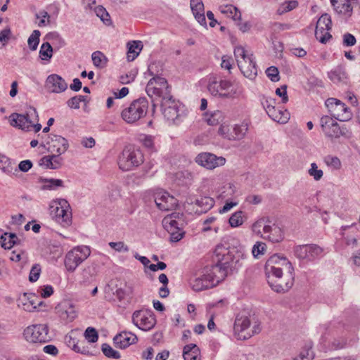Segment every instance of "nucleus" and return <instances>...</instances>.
I'll use <instances>...</instances> for the list:
<instances>
[{"mask_svg":"<svg viewBox=\"0 0 360 360\" xmlns=\"http://www.w3.org/2000/svg\"><path fill=\"white\" fill-rule=\"evenodd\" d=\"M205 120L209 125L216 126L221 124L224 120L223 112L220 110H216L210 114L205 115Z\"/></svg>","mask_w":360,"mask_h":360,"instance_id":"nucleus-33","label":"nucleus"},{"mask_svg":"<svg viewBox=\"0 0 360 360\" xmlns=\"http://www.w3.org/2000/svg\"><path fill=\"white\" fill-rule=\"evenodd\" d=\"M132 322L139 329L147 331L155 326L156 320L151 311L141 309L133 313Z\"/></svg>","mask_w":360,"mask_h":360,"instance_id":"nucleus-15","label":"nucleus"},{"mask_svg":"<svg viewBox=\"0 0 360 360\" xmlns=\"http://www.w3.org/2000/svg\"><path fill=\"white\" fill-rule=\"evenodd\" d=\"M41 32L39 30H35L32 32L31 35L29 37L27 44L31 51L37 50L39 43Z\"/></svg>","mask_w":360,"mask_h":360,"instance_id":"nucleus-42","label":"nucleus"},{"mask_svg":"<svg viewBox=\"0 0 360 360\" xmlns=\"http://www.w3.org/2000/svg\"><path fill=\"white\" fill-rule=\"evenodd\" d=\"M195 204L202 208L201 212H207L213 207L214 201L212 198L202 197L196 200Z\"/></svg>","mask_w":360,"mask_h":360,"instance_id":"nucleus-40","label":"nucleus"},{"mask_svg":"<svg viewBox=\"0 0 360 360\" xmlns=\"http://www.w3.org/2000/svg\"><path fill=\"white\" fill-rule=\"evenodd\" d=\"M312 344L308 342L302 348L298 355L292 358V360H313L315 354L312 351Z\"/></svg>","mask_w":360,"mask_h":360,"instance_id":"nucleus-30","label":"nucleus"},{"mask_svg":"<svg viewBox=\"0 0 360 360\" xmlns=\"http://www.w3.org/2000/svg\"><path fill=\"white\" fill-rule=\"evenodd\" d=\"M271 222L269 217H263L253 224L252 231L260 233L259 229L264 224L263 232L264 236L263 238L272 243H279L284 238L283 231L278 224L275 223L271 224Z\"/></svg>","mask_w":360,"mask_h":360,"instance_id":"nucleus-7","label":"nucleus"},{"mask_svg":"<svg viewBox=\"0 0 360 360\" xmlns=\"http://www.w3.org/2000/svg\"><path fill=\"white\" fill-rule=\"evenodd\" d=\"M195 162L206 169H214L216 167L224 165L226 159L221 156L217 157L213 153H201L196 156Z\"/></svg>","mask_w":360,"mask_h":360,"instance_id":"nucleus-17","label":"nucleus"},{"mask_svg":"<svg viewBox=\"0 0 360 360\" xmlns=\"http://www.w3.org/2000/svg\"><path fill=\"white\" fill-rule=\"evenodd\" d=\"M39 297L34 293L25 292L18 300V306L26 311H33L37 309V302Z\"/></svg>","mask_w":360,"mask_h":360,"instance_id":"nucleus-21","label":"nucleus"},{"mask_svg":"<svg viewBox=\"0 0 360 360\" xmlns=\"http://www.w3.org/2000/svg\"><path fill=\"white\" fill-rule=\"evenodd\" d=\"M146 91L148 96L152 98L153 107H155V101L164 100L172 96L171 86L168 84L166 79L161 77H154L151 78L146 88Z\"/></svg>","mask_w":360,"mask_h":360,"instance_id":"nucleus-4","label":"nucleus"},{"mask_svg":"<svg viewBox=\"0 0 360 360\" xmlns=\"http://www.w3.org/2000/svg\"><path fill=\"white\" fill-rule=\"evenodd\" d=\"M214 254L217 263L206 266L202 271V275L193 281L192 288L195 291L205 290L216 286L229 274L237 271L243 266L246 258L244 247L234 238L217 245Z\"/></svg>","mask_w":360,"mask_h":360,"instance_id":"nucleus-1","label":"nucleus"},{"mask_svg":"<svg viewBox=\"0 0 360 360\" xmlns=\"http://www.w3.org/2000/svg\"><path fill=\"white\" fill-rule=\"evenodd\" d=\"M127 60H134L140 53L143 44L141 41H132L127 43Z\"/></svg>","mask_w":360,"mask_h":360,"instance_id":"nucleus-29","label":"nucleus"},{"mask_svg":"<svg viewBox=\"0 0 360 360\" xmlns=\"http://www.w3.org/2000/svg\"><path fill=\"white\" fill-rule=\"evenodd\" d=\"M39 115L35 108L30 106L25 114L12 113L9 116V122L12 127L30 131L33 127L35 132L41 129V125L38 122Z\"/></svg>","mask_w":360,"mask_h":360,"instance_id":"nucleus-3","label":"nucleus"},{"mask_svg":"<svg viewBox=\"0 0 360 360\" xmlns=\"http://www.w3.org/2000/svg\"><path fill=\"white\" fill-rule=\"evenodd\" d=\"M61 319L66 322L72 321L76 317L75 307L69 302H63L56 307Z\"/></svg>","mask_w":360,"mask_h":360,"instance_id":"nucleus-24","label":"nucleus"},{"mask_svg":"<svg viewBox=\"0 0 360 360\" xmlns=\"http://www.w3.org/2000/svg\"><path fill=\"white\" fill-rule=\"evenodd\" d=\"M266 74L272 82H278L280 79L278 70L274 66L268 68Z\"/></svg>","mask_w":360,"mask_h":360,"instance_id":"nucleus-55","label":"nucleus"},{"mask_svg":"<svg viewBox=\"0 0 360 360\" xmlns=\"http://www.w3.org/2000/svg\"><path fill=\"white\" fill-rule=\"evenodd\" d=\"M162 224L164 228L168 232L176 230L181 231L184 225V219H179V220H176L175 219H172V217H165L162 220Z\"/></svg>","mask_w":360,"mask_h":360,"instance_id":"nucleus-28","label":"nucleus"},{"mask_svg":"<svg viewBox=\"0 0 360 360\" xmlns=\"http://www.w3.org/2000/svg\"><path fill=\"white\" fill-rule=\"evenodd\" d=\"M328 77L334 83L344 82L347 78L345 68L342 66H338L334 70L328 72Z\"/></svg>","mask_w":360,"mask_h":360,"instance_id":"nucleus-32","label":"nucleus"},{"mask_svg":"<svg viewBox=\"0 0 360 360\" xmlns=\"http://www.w3.org/2000/svg\"><path fill=\"white\" fill-rule=\"evenodd\" d=\"M308 173L316 181L320 180L323 175V171L318 169V166L315 162L311 164V167L309 169Z\"/></svg>","mask_w":360,"mask_h":360,"instance_id":"nucleus-51","label":"nucleus"},{"mask_svg":"<svg viewBox=\"0 0 360 360\" xmlns=\"http://www.w3.org/2000/svg\"><path fill=\"white\" fill-rule=\"evenodd\" d=\"M356 42L355 37L350 33H345L343 35V45L345 46H352Z\"/></svg>","mask_w":360,"mask_h":360,"instance_id":"nucleus-58","label":"nucleus"},{"mask_svg":"<svg viewBox=\"0 0 360 360\" xmlns=\"http://www.w3.org/2000/svg\"><path fill=\"white\" fill-rule=\"evenodd\" d=\"M276 94L282 98L283 103H286L288 101L286 85H283L280 88H277L276 90Z\"/></svg>","mask_w":360,"mask_h":360,"instance_id":"nucleus-57","label":"nucleus"},{"mask_svg":"<svg viewBox=\"0 0 360 360\" xmlns=\"http://www.w3.org/2000/svg\"><path fill=\"white\" fill-rule=\"evenodd\" d=\"M84 337L89 342L94 343L98 339V334L94 328L88 327L84 332Z\"/></svg>","mask_w":360,"mask_h":360,"instance_id":"nucleus-50","label":"nucleus"},{"mask_svg":"<svg viewBox=\"0 0 360 360\" xmlns=\"http://www.w3.org/2000/svg\"><path fill=\"white\" fill-rule=\"evenodd\" d=\"M326 105L330 115L340 122L349 120L352 113L349 108L340 100L335 98H329L326 101Z\"/></svg>","mask_w":360,"mask_h":360,"instance_id":"nucleus-12","label":"nucleus"},{"mask_svg":"<svg viewBox=\"0 0 360 360\" xmlns=\"http://www.w3.org/2000/svg\"><path fill=\"white\" fill-rule=\"evenodd\" d=\"M267 281L277 292L288 291L294 283V268L285 257L277 254L271 256L265 264Z\"/></svg>","mask_w":360,"mask_h":360,"instance_id":"nucleus-2","label":"nucleus"},{"mask_svg":"<svg viewBox=\"0 0 360 360\" xmlns=\"http://www.w3.org/2000/svg\"><path fill=\"white\" fill-rule=\"evenodd\" d=\"M329 31L326 30L324 27H319V30H318L317 27H316L315 37L321 43L326 44L332 37Z\"/></svg>","mask_w":360,"mask_h":360,"instance_id":"nucleus-41","label":"nucleus"},{"mask_svg":"<svg viewBox=\"0 0 360 360\" xmlns=\"http://www.w3.org/2000/svg\"><path fill=\"white\" fill-rule=\"evenodd\" d=\"M40 295L43 298L49 297L53 293V288L50 285H44L39 290Z\"/></svg>","mask_w":360,"mask_h":360,"instance_id":"nucleus-60","label":"nucleus"},{"mask_svg":"<svg viewBox=\"0 0 360 360\" xmlns=\"http://www.w3.org/2000/svg\"><path fill=\"white\" fill-rule=\"evenodd\" d=\"M39 165H44L46 168L52 169L53 166V157L51 155H46L41 158L39 160Z\"/></svg>","mask_w":360,"mask_h":360,"instance_id":"nucleus-64","label":"nucleus"},{"mask_svg":"<svg viewBox=\"0 0 360 360\" xmlns=\"http://www.w3.org/2000/svg\"><path fill=\"white\" fill-rule=\"evenodd\" d=\"M295 255L300 259L307 260V245H297L294 249Z\"/></svg>","mask_w":360,"mask_h":360,"instance_id":"nucleus-54","label":"nucleus"},{"mask_svg":"<svg viewBox=\"0 0 360 360\" xmlns=\"http://www.w3.org/2000/svg\"><path fill=\"white\" fill-rule=\"evenodd\" d=\"M155 202L157 207L162 211L172 210L177 205V200L166 191H160L155 194Z\"/></svg>","mask_w":360,"mask_h":360,"instance_id":"nucleus-18","label":"nucleus"},{"mask_svg":"<svg viewBox=\"0 0 360 360\" xmlns=\"http://www.w3.org/2000/svg\"><path fill=\"white\" fill-rule=\"evenodd\" d=\"M190 6L192 13L197 21L203 26H206V18L204 13V4L202 0H191Z\"/></svg>","mask_w":360,"mask_h":360,"instance_id":"nucleus-25","label":"nucleus"},{"mask_svg":"<svg viewBox=\"0 0 360 360\" xmlns=\"http://www.w3.org/2000/svg\"><path fill=\"white\" fill-rule=\"evenodd\" d=\"M321 127L324 134L330 139H338L340 136L349 139L352 131L345 124L340 126L332 117L325 115L321 118Z\"/></svg>","mask_w":360,"mask_h":360,"instance_id":"nucleus-8","label":"nucleus"},{"mask_svg":"<svg viewBox=\"0 0 360 360\" xmlns=\"http://www.w3.org/2000/svg\"><path fill=\"white\" fill-rule=\"evenodd\" d=\"M91 254L87 246H78L70 250L65 255L64 263L68 271L73 272Z\"/></svg>","mask_w":360,"mask_h":360,"instance_id":"nucleus-10","label":"nucleus"},{"mask_svg":"<svg viewBox=\"0 0 360 360\" xmlns=\"http://www.w3.org/2000/svg\"><path fill=\"white\" fill-rule=\"evenodd\" d=\"M41 182L44 183L42 188L46 190L56 189L63 186V181L56 179H41Z\"/></svg>","mask_w":360,"mask_h":360,"instance_id":"nucleus-39","label":"nucleus"},{"mask_svg":"<svg viewBox=\"0 0 360 360\" xmlns=\"http://www.w3.org/2000/svg\"><path fill=\"white\" fill-rule=\"evenodd\" d=\"M261 103L264 109L266 110V112H268L269 109L271 108L275 105L276 101L274 98H263V99L261 101Z\"/></svg>","mask_w":360,"mask_h":360,"instance_id":"nucleus-62","label":"nucleus"},{"mask_svg":"<svg viewBox=\"0 0 360 360\" xmlns=\"http://www.w3.org/2000/svg\"><path fill=\"white\" fill-rule=\"evenodd\" d=\"M324 162L335 169H338L341 167V162L338 157L327 155L324 158Z\"/></svg>","mask_w":360,"mask_h":360,"instance_id":"nucleus-49","label":"nucleus"},{"mask_svg":"<svg viewBox=\"0 0 360 360\" xmlns=\"http://www.w3.org/2000/svg\"><path fill=\"white\" fill-rule=\"evenodd\" d=\"M148 108V102L146 98H139L133 101L127 108L122 110V118L129 124H133L145 117Z\"/></svg>","mask_w":360,"mask_h":360,"instance_id":"nucleus-6","label":"nucleus"},{"mask_svg":"<svg viewBox=\"0 0 360 360\" xmlns=\"http://www.w3.org/2000/svg\"><path fill=\"white\" fill-rule=\"evenodd\" d=\"M137 340L138 338L134 334L124 331L114 337L113 343L117 347L125 349L130 345L136 343Z\"/></svg>","mask_w":360,"mask_h":360,"instance_id":"nucleus-22","label":"nucleus"},{"mask_svg":"<svg viewBox=\"0 0 360 360\" xmlns=\"http://www.w3.org/2000/svg\"><path fill=\"white\" fill-rule=\"evenodd\" d=\"M250 324L251 321L248 316L237 315L234 322L233 331L238 340L240 336L247 335V333H245V332L249 328Z\"/></svg>","mask_w":360,"mask_h":360,"instance_id":"nucleus-23","label":"nucleus"},{"mask_svg":"<svg viewBox=\"0 0 360 360\" xmlns=\"http://www.w3.org/2000/svg\"><path fill=\"white\" fill-rule=\"evenodd\" d=\"M46 86L51 93H61L68 88V84L64 79L56 74L49 75L46 79Z\"/></svg>","mask_w":360,"mask_h":360,"instance_id":"nucleus-20","label":"nucleus"},{"mask_svg":"<svg viewBox=\"0 0 360 360\" xmlns=\"http://www.w3.org/2000/svg\"><path fill=\"white\" fill-rule=\"evenodd\" d=\"M11 37V30L9 27L5 28L0 32V41L6 45Z\"/></svg>","mask_w":360,"mask_h":360,"instance_id":"nucleus-59","label":"nucleus"},{"mask_svg":"<svg viewBox=\"0 0 360 360\" xmlns=\"http://www.w3.org/2000/svg\"><path fill=\"white\" fill-rule=\"evenodd\" d=\"M61 154L59 153H52L51 156L53 157V166L52 169H56L61 167L63 164V158H60Z\"/></svg>","mask_w":360,"mask_h":360,"instance_id":"nucleus-63","label":"nucleus"},{"mask_svg":"<svg viewBox=\"0 0 360 360\" xmlns=\"http://www.w3.org/2000/svg\"><path fill=\"white\" fill-rule=\"evenodd\" d=\"M243 214L242 211H237L231 216L229 222L231 227H238L243 224Z\"/></svg>","mask_w":360,"mask_h":360,"instance_id":"nucleus-47","label":"nucleus"},{"mask_svg":"<svg viewBox=\"0 0 360 360\" xmlns=\"http://www.w3.org/2000/svg\"><path fill=\"white\" fill-rule=\"evenodd\" d=\"M25 339L32 343H45L51 338L49 333V327L46 324H36L27 327L23 332Z\"/></svg>","mask_w":360,"mask_h":360,"instance_id":"nucleus-11","label":"nucleus"},{"mask_svg":"<svg viewBox=\"0 0 360 360\" xmlns=\"http://www.w3.org/2000/svg\"><path fill=\"white\" fill-rule=\"evenodd\" d=\"M109 246L119 252H127L129 250V247L122 241L119 242H110Z\"/></svg>","mask_w":360,"mask_h":360,"instance_id":"nucleus-53","label":"nucleus"},{"mask_svg":"<svg viewBox=\"0 0 360 360\" xmlns=\"http://www.w3.org/2000/svg\"><path fill=\"white\" fill-rule=\"evenodd\" d=\"M39 57L43 60H50L53 56V48L50 43L44 42L39 50Z\"/></svg>","mask_w":360,"mask_h":360,"instance_id":"nucleus-38","label":"nucleus"},{"mask_svg":"<svg viewBox=\"0 0 360 360\" xmlns=\"http://www.w3.org/2000/svg\"><path fill=\"white\" fill-rule=\"evenodd\" d=\"M318 30L319 27H324L326 30H330L332 28V20L330 16L328 13H323L318 20L316 26Z\"/></svg>","mask_w":360,"mask_h":360,"instance_id":"nucleus-45","label":"nucleus"},{"mask_svg":"<svg viewBox=\"0 0 360 360\" xmlns=\"http://www.w3.org/2000/svg\"><path fill=\"white\" fill-rule=\"evenodd\" d=\"M91 58L94 65L98 68H103L107 63V58L105 55L99 51H95L91 55Z\"/></svg>","mask_w":360,"mask_h":360,"instance_id":"nucleus-37","label":"nucleus"},{"mask_svg":"<svg viewBox=\"0 0 360 360\" xmlns=\"http://www.w3.org/2000/svg\"><path fill=\"white\" fill-rule=\"evenodd\" d=\"M266 113L274 121L279 123H286L290 118V113L286 110L276 109L275 105L269 109Z\"/></svg>","mask_w":360,"mask_h":360,"instance_id":"nucleus-26","label":"nucleus"},{"mask_svg":"<svg viewBox=\"0 0 360 360\" xmlns=\"http://www.w3.org/2000/svg\"><path fill=\"white\" fill-rule=\"evenodd\" d=\"M184 360H200V350L195 344H188L183 349Z\"/></svg>","mask_w":360,"mask_h":360,"instance_id":"nucleus-27","label":"nucleus"},{"mask_svg":"<svg viewBox=\"0 0 360 360\" xmlns=\"http://www.w3.org/2000/svg\"><path fill=\"white\" fill-rule=\"evenodd\" d=\"M266 250V244L262 242H257L252 247V252L254 257L264 254Z\"/></svg>","mask_w":360,"mask_h":360,"instance_id":"nucleus-56","label":"nucleus"},{"mask_svg":"<svg viewBox=\"0 0 360 360\" xmlns=\"http://www.w3.org/2000/svg\"><path fill=\"white\" fill-rule=\"evenodd\" d=\"M41 271V266L39 264H35L32 266L29 275V281L32 283L36 282L40 276Z\"/></svg>","mask_w":360,"mask_h":360,"instance_id":"nucleus-52","label":"nucleus"},{"mask_svg":"<svg viewBox=\"0 0 360 360\" xmlns=\"http://www.w3.org/2000/svg\"><path fill=\"white\" fill-rule=\"evenodd\" d=\"M101 350L103 354L108 358L114 359H119L120 358V353L117 351L113 349L112 347L107 343H103L101 345Z\"/></svg>","mask_w":360,"mask_h":360,"instance_id":"nucleus-44","label":"nucleus"},{"mask_svg":"<svg viewBox=\"0 0 360 360\" xmlns=\"http://www.w3.org/2000/svg\"><path fill=\"white\" fill-rule=\"evenodd\" d=\"M143 162V155L139 149H124L119 159L120 168L124 171L130 170Z\"/></svg>","mask_w":360,"mask_h":360,"instance_id":"nucleus-13","label":"nucleus"},{"mask_svg":"<svg viewBox=\"0 0 360 360\" xmlns=\"http://www.w3.org/2000/svg\"><path fill=\"white\" fill-rule=\"evenodd\" d=\"M323 255V249L316 244L307 245V260L312 262Z\"/></svg>","mask_w":360,"mask_h":360,"instance_id":"nucleus-31","label":"nucleus"},{"mask_svg":"<svg viewBox=\"0 0 360 360\" xmlns=\"http://www.w3.org/2000/svg\"><path fill=\"white\" fill-rule=\"evenodd\" d=\"M221 13L226 14L229 17H231L233 20H241V13L239 9L233 5H226L220 8Z\"/></svg>","mask_w":360,"mask_h":360,"instance_id":"nucleus-34","label":"nucleus"},{"mask_svg":"<svg viewBox=\"0 0 360 360\" xmlns=\"http://www.w3.org/2000/svg\"><path fill=\"white\" fill-rule=\"evenodd\" d=\"M180 103L172 96L160 101L162 112L165 119L174 124H179L181 121V114L179 113Z\"/></svg>","mask_w":360,"mask_h":360,"instance_id":"nucleus-14","label":"nucleus"},{"mask_svg":"<svg viewBox=\"0 0 360 360\" xmlns=\"http://www.w3.org/2000/svg\"><path fill=\"white\" fill-rule=\"evenodd\" d=\"M248 131V127L246 124L235 125L233 128L231 136H229V140H240L242 139Z\"/></svg>","mask_w":360,"mask_h":360,"instance_id":"nucleus-35","label":"nucleus"},{"mask_svg":"<svg viewBox=\"0 0 360 360\" xmlns=\"http://www.w3.org/2000/svg\"><path fill=\"white\" fill-rule=\"evenodd\" d=\"M51 215L57 222L63 226H68L72 224V212L68 202L65 199H60L58 202L50 205Z\"/></svg>","mask_w":360,"mask_h":360,"instance_id":"nucleus-9","label":"nucleus"},{"mask_svg":"<svg viewBox=\"0 0 360 360\" xmlns=\"http://www.w3.org/2000/svg\"><path fill=\"white\" fill-rule=\"evenodd\" d=\"M298 6V2L297 1H285L281 4L277 9V14L283 15L285 13L291 11Z\"/></svg>","mask_w":360,"mask_h":360,"instance_id":"nucleus-43","label":"nucleus"},{"mask_svg":"<svg viewBox=\"0 0 360 360\" xmlns=\"http://www.w3.org/2000/svg\"><path fill=\"white\" fill-rule=\"evenodd\" d=\"M0 169L7 174H14L13 171L18 172V169L13 167L10 159L4 155H0Z\"/></svg>","mask_w":360,"mask_h":360,"instance_id":"nucleus-36","label":"nucleus"},{"mask_svg":"<svg viewBox=\"0 0 360 360\" xmlns=\"http://www.w3.org/2000/svg\"><path fill=\"white\" fill-rule=\"evenodd\" d=\"M234 56L243 75L250 79L255 78L257 75V68L252 54H248L243 46H238L234 49Z\"/></svg>","mask_w":360,"mask_h":360,"instance_id":"nucleus-5","label":"nucleus"},{"mask_svg":"<svg viewBox=\"0 0 360 360\" xmlns=\"http://www.w3.org/2000/svg\"><path fill=\"white\" fill-rule=\"evenodd\" d=\"M95 13L105 25L110 23V15L104 7L102 6H97L95 8Z\"/></svg>","mask_w":360,"mask_h":360,"instance_id":"nucleus-48","label":"nucleus"},{"mask_svg":"<svg viewBox=\"0 0 360 360\" xmlns=\"http://www.w3.org/2000/svg\"><path fill=\"white\" fill-rule=\"evenodd\" d=\"M50 141H47L49 145L47 150L51 153L63 154L68 148V142L66 139L59 135L51 134L49 136Z\"/></svg>","mask_w":360,"mask_h":360,"instance_id":"nucleus-19","label":"nucleus"},{"mask_svg":"<svg viewBox=\"0 0 360 360\" xmlns=\"http://www.w3.org/2000/svg\"><path fill=\"white\" fill-rule=\"evenodd\" d=\"M261 331V328L259 323L255 324L252 327V329L250 331L247 332V335L240 336L239 340H248L250 338L254 335L259 333Z\"/></svg>","mask_w":360,"mask_h":360,"instance_id":"nucleus-61","label":"nucleus"},{"mask_svg":"<svg viewBox=\"0 0 360 360\" xmlns=\"http://www.w3.org/2000/svg\"><path fill=\"white\" fill-rule=\"evenodd\" d=\"M334 10L338 14H343L347 16H351L352 13V6L349 2L346 1V3L343 4L341 6L335 5L333 6Z\"/></svg>","mask_w":360,"mask_h":360,"instance_id":"nucleus-46","label":"nucleus"},{"mask_svg":"<svg viewBox=\"0 0 360 360\" xmlns=\"http://www.w3.org/2000/svg\"><path fill=\"white\" fill-rule=\"evenodd\" d=\"M232 86V83L229 80H219L216 76H212L209 79L207 84L208 91L214 96H219L222 98H230L231 96L229 92H226Z\"/></svg>","mask_w":360,"mask_h":360,"instance_id":"nucleus-16","label":"nucleus"}]
</instances>
